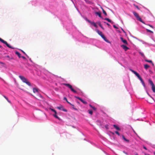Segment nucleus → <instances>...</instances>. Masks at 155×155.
Wrapping results in <instances>:
<instances>
[{
  "label": "nucleus",
  "mask_w": 155,
  "mask_h": 155,
  "mask_svg": "<svg viewBox=\"0 0 155 155\" xmlns=\"http://www.w3.org/2000/svg\"><path fill=\"white\" fill-rule=\"evenodd\" d=\"M19 78L24 83H26L28 86H31L30 83L28 81L27 79L23 76H19Z\"/></svg>",
  "instance_id": "1"
},
{
  "label": "nucleus",
  "mask_w": 155,
  "mask_h": 155,
  "mask_svg": "<svg viewBox=\"0 0 155 155\" xmlns=\"http://www.w3.org/2000/svg\"><path fill=\"white\" fill-rule=\"evenodd\" d=\"M133 13L137 20H138L142 23L144 24V22L142 21V19L140 17L138 14L137 12L133 11Z\"/></svg>",
  "instance_id": "2"
},
{
  "label": "nucleus",
  "mask_w": 155,
  "mask_h": 155,
  "mask_svg": "<svg viewBox=\"0 0 155 155\" xmlns=\"http://www.w3.org/2000/svg\"><path fill=\"white\" fill-rule=\"evenodd\" d=\"M64 85L69 88L74 93H77V92L72 87V86L69 84H64Z\"/></svg>",
  "instance_id": "3"
},
{
  "label": "nucleus",
  "mask_w": 155,
  "mask_h": 155,
  "mask_svg": "<svg viewBox=\"0 0 155 155\" xmlns=\"http://www.w3.org/2000/svg\"><path fill=\"white\" fill-rule=\"evenodd\" d=\"M0 41H1L3 43H4L5 45H6L9 48H12L13 49H14V48L12 47L11 46H10L9 44H8L7 43V42L6 41L4 40L3 39H2L0 38Z\"/></svg>",
  "instance_id": "4"
},
{
  "label": "nucleus",
  "mask_w": 155,
  "mask_h": 155,
  "mask_svg": "<svg viewBox=\"0 0 155 155\" xmlns=\"http://www.w3.org/2000/svg\"><path fill=\"white\" fill-rule=\"evenodd\" d=\"M97 33L100 35L101 37L106 41L107 42L108 40L105 37L104 35L102 34V33L101 31L97 30Z\"/></svg>",
  "instance_id": "5"
},
{
  "label": "nucleus",
  "mask_w": 155,
  "mask_h": 155,
  "mask_svg": "<svg viewBox=\"0 0 155 155\" xmlns=\"http://www.w3.org/2000/svg\"><path fill=\"white\" fill-rule=\"evenodd\" d=\"M149 82L151 86L153 92L154 93H155V85L153 81L150 79L149 80Z\"/></svg>",
  "instance_id": "6"
},
{
  "label": "nucleus",
  "mask_w": 155,
  "mask_h": 155,
  "mask_svg": "<svg viewBox=\"0 0 155 155\" xmlns=\"http://www.w3.org/2000/svg\"><path fill=\"white\" fill-rule=\"evenodd\" d=\"M130 70L133 73L139 78L140 80H141L142 78L139 75V74L137 73V72L131 69H130Z\"/></svg>",
  "instance_id": "7"
},
{
  "label": "nucleus",
  "mask_w": 155,
  "mask_h": 155,
  "mask_svg": "<svg viewBox=\"0 0 155 155\" xmlns=\"http://www.w3.org/2000/svg\"><path fill=\"white\" fill-rule=\"evenodd\" d=\"M86 20L89 23H90L92 25H93L94 27H95L96 28H97V26L96 24V23H95L94 22L91 21L89 20L87 18L86 19Z\"/></svg>",
  "instance_id": "8"
},
{
  "label": "nucleus",
  "mask_w": 155,
  "mask_h": 155,
  "mask_svg": "<svg viewBox=\"0 0 155 155\" xmlns=\"http://www.w3.org/2000/svg\"><path fill=\"white\" fill-rule=\"evenodd\" d=\"M35 97L39 100H41L43 99L42 97L40 94H39V93L37 95L36 97Z\"/></svg>",
  "instance_id": "9"
},
{
  "label": "nucleus",
  "mask_w": 155,
  "mask_h": 155,
  "mask_svg": "<svg viewBox=\"0 0 155 155\" xmlns=\"http://www.w3.org/2000/svg\"><path fill=\"white\" fill-rule=\"evenodd\" d=\"M57 108L60 110H62L65 112H67V110L64 109L63 107L62 106H61L60 107H57Z\"/></svg>",
  "instance_id": "10"
},
{
  "label": "nucleus",
  "mask_w": 155,
  "mask_h": 155,
  "mask_svg": "<svg viewBox=\"0 0 155 155\" xmlns=\"http://www.w3.org/2000/svg\"><path fill=\"white\" fill-rule=\"evenodd\" d=\"M121 47L125 51H127L129 48L124 45H121Z\"/></svg>",
  "instance_id": "11"
},
{
  "label": "nucleus",
  "mask_w": 155,
  "mask_h": 155,
  "mask_svg": "<svg viewBox=\"0 0 155 155\" xmlns=\"http://www.w3.org/2000/svg\"><path fill=\"white\" fill-rule=\"evenodd\" d=\"M120 39L123 43L125 44L126 45L128 44L126 40L124 39L122 37H120Z\"/></svg>",
  "instance_id": "12"
},
{
  "label": "nucleus",
  "mask_w": 155,
  "mask_h": 155,
  "mask_svg": "<svg viewBox=\"0 0 155 155\" xmlns=\"http://www.w3.org/2000/svg\"><path fill=\"white\" fill-rule=\"evenodd\" d=\"M38 89L37 88H33V92L34 93H37V94L38 93Z\"/></svg>",
  "instance_id": "13"
},
{
  "label": "nucleus",
  "mask_w": 155,
  "mask_h": 155,
  "mask_svg": "<svg viewBox=\"0 0 155 155\" xmlns=\"http://www.w3.org/2000/svg\"><path fill=\"white\" fill-rule=\"evenodd\" d=\"M104 20L107 21L109 22L112 23L113 24L114 23V22L112 21L111 20L109 19L108 18H106L104 19Z\"/></svg>",
  "instance_id": "14"
},
{
  "label": "nucleus",
  "mask_w": 155,
  "mask_h": 155,
  "mask_svg": "<svg viewBox=\"0 0 155 155\" xmlns=\"http://www.w3.org/2000/svg\"><path fill=\"white\" fill-rule=\"evenodd\" d=\"M114 127L115 128L116 130H120V128L116 125H113Z\"/></svg>",
  "instance_id": "15"
},
{
  "label": "nucleus",
  "mask_w": 155,
  "mask_h": 155,
  "mask_svg": "<svg viewBox=\"0 0 155 155\" xmlns=\"http://www.w3.org/2000/svg\"><path fill=\"white\" fill-rule=\"evenodd\" d=\"M15 53L18 56L19 58H21V54L18 52L16 51Z\"/></svg>",
  "instance_id": "16"
},
{
  "label": "nucleus",
  "mask_w": 155,
  "mask_h": 155,
  "mask_svg": "<svg viewBox=\"0 0 155 155\" xmlns=\"http://www.w3.org/2000/svg\"><path fill=\"white\" fill-rule=\"evenodd\" d=\"M122 138L125 141H127V142H129V140H128L127 139H126L125 137H124V136L123 135H122Z\"/></svg>",
  "instance_id": "17"
},
{
  "label": "nucleus",
  "mask_w": 155,
  "mask_h": 155,
  "mask_svg": "<svg viewBox=\"0 0 155 155\" xmlns=\"http://www.w3.org/2000/svg\"><path fill=\"white\" fill-rule=\"evenodd\" d=\"M97 24L99 25V26L103 30H104V28H103V27H102V26L101 24V22L100 21H98L96 23Z\"/></svg>",
  "instance_id": "18"
},
{
  "label": "nucleus",
  "mask_w": 155,
  "mask_h": 155,
  "mask_svg": "<svg viewBox=\"0 0 155 155\" xmlns=\"http://www.w3.org/2000/svg\"><path fill=\"white\" fill-rule=\"evenodd\" d=\"M95 14L97 15L100 17L101 18H102V17L101 16V12H96Z\"/></svg>",
  "instance_id": "19"
},
{
  "label": "nucleus",
  "mask_w": 155,
  "mask_h": 155,
  "mask_svg": "<svg viewBox=\"0 0 155 155\" xmlns=\"http://www.w3.org/2000/svg\"><path fill=\"white\" fill-rule=\"evenodd\" d=\"M145 61H146L147 62H149V63H152V64L153 65H154V64L152 62V61L151 60H147V59H145Z\"/></svg>",
  "instance_id": "20"
},
{
  "label": "nucleus",
  "mask_w": 155,
  "mask_h": 155,
  "mask_svg": "<svg viewBox=\"0 0 155 155\" xmlns=\"http://www.w3.org/2000/svg\"><path fill=\"white\" fill-rule=\"evenodd\" d=\"M149 67L150 66L147 64L144 65V68L146 70H147Z\"/></svg>",
  "instance_id": "21"
},
{
  "label": "nucleus",
  "mask_w": 155,
  "mask_h": 155,
  "mask_svg": "<svg viewBox=\"0 0 155 155\" xmlns=\"http://www.w3.org/2000/svg\"><path fill=\"white\" fill-rule=\"evenodd\" d=\"M3 96L7 100V101L9 103H11V102L10 101H9V100L8 99V98L6 97L5 96V95H3Z\"/></svg>",
  "instance_id": "22"
},
{
  "label": "nucleus",
  "mask_w": 155,
  "mask_h": 155,
  "mask_svg": "<svg viewBox=\"0 0 155 155\" xmlns=\"http://www.w3.org/2000/svg\"><path fill=\"white\" fill-rule=\"evenodd\" d=\"M89 106H90V107L92 108L94 110H96V108H95V107H93V106H92L91 104L89 105Z\"/></svg>",
  "instance_id": "23"
},
{
  "label": "nucleus",
  "mask_w": 155,
  "mask_h": 155,
  "mask_svg": "<svg viewBox=\"0 0 155 155\" xmlns=\"http://www.w3.org/2000/svg\"><path fill=\"white\" fill-rule=\"evenodd\" d=\"M80 101L81 102H82L83 104H87V102L86 101H84L82 99H81V100Z\"/></svg>",
  "instance_id": "24"
},
{
  "label": "nucleus",
  "mask_w": 155,
  "mask_h": 155,
  "mask_svg": "<svg viewBox=\"0 0 155 155\" xmlns=\"http://www.w3.org/2000/svg\"><path fill=\"white\" fill-rule=\"evenodd\" d=\"M102 9L103 11V13L105 15H107V14L105 11L103 9V8H102Z\"/></svg>",
  "instance_id": "25"
},
{
  "label": "nucleus",
  "mask_w": 155,
  "mask_h": 155,
  "mask_svg": "<svg viewBox=\"0 0 155 155\" xmlns=\"http://www.w3.org/2000/svg\"><path fill=\"white\" fill-rule=\"evenodd\" d=\"M141 82H142L143 85V86H144V87H145V84H144V81H143V80L142 78H141V80H140Z\"/></svg>",
  "instance_id": "26"
},
{
  "label": "nucleus",
  "mask_w": 155,
  "mask_h": 155,
  "mask_svg": "<svg viewBox=\"0 0 155 155\" xmlns=\"http://www.w3.org/2000/svg\"><path fill=\"white\" fill-rule=\"evenodd\" d=\"M54 116L55 118L58 119L59 120L60 119L59 118L57 115L55 113V114L54 115Z\"/></svg>",
  "instance_id": "27"
},
{
  "label": "nucleus",
  "mask_w": 155,
  "mask_h": 155,
  "mask_svg": "<svg viewBox=\"0 0 155 155\" xmlns=\"http://www.w3.org/2000/svg\"><path fill=\"white\" fill-rule=\"evenodd\" d=\"M89 113L91 115H92L93 114V111L91 110H88Z\"/></svg>",
  "instance_id": "28"
},
{
  "label": "nucleus",
  "mask_w": 155,
  "mask_h": 155,
  "mask_svg": "<svg viewBox=\"0 0 155 155\" xmlns=\"http://www.w3.org/2000/svg\"><path fill=\"white\" fill-rule=\"evenodd\" d=\"M147 30V32H150V33H153V32L152 31H151L149 30V29H146Z\"/></svg>",
  "instance_id": "29"
},
{
  "label": "nucleus",
  "mask_w": 155,
  "mask_h": 155,
  "mask_svg": "<svg viewBox=\"0 0 155 155\" xmlns=\"http://www.w3.org/2000/svg\"><path fill=\"white\" fill-rule=\"evenodd\" d=\"M72 108H73L74 110H78V109H77L76 108L74 107V105H73V104L72 105Z\"/></svg>",
  "instance_id": "30"
},
{
  "label": "nucleus",
  "mask_w": 155,
  "mask_h": 155,
  "mask_svg": "<svg viewBox=\"0 0 155 155\" xmlns=\"http://www.w3.org/2000/svg\"><path fill=\"white\" fill-rule=\"evenodd\" d=\"M51 111L54 112L55 114H57V112L55 110L53 109H51Z\"/></svg>",
  "instance_id": "31"
},
{
  "label": "nucleus",
  "mask_w": 155,
  "mask_h": 155,
  "mask_svg": "<svg viewBox=\"0 0 155 155\" xmlns=\"http://www.w3.org/2000/svg\"><path fill=\"white\" fill-rule=\"evenodd\" d=\"M75 98L78 99H79V100H80V101L81 100V98H80V97H77V96H75L74 97Z\"/></svg>",
  "instance_id": "32"
},
{
  "label": "nucleus",
  "mask_w": 155,
  "mask_h": 155,
  "mask_svg": "<svg viewBox=\"0 0 155 155\" xmlns=\"http://www.w3.org/2000/svg\"><path fill=\"white\" fill-rule=\"evenodd\" d=\"M115 133L117 134V135H118V136H120V134H119V133L117 131H115Z\"/></svg>",
  "instance_id": "33"
},
{
  "label": "nucleus",
  "mask_w": 155,
  "mask_h": 155,
  "mask_svg": "<svg viewBox=\"0 0 155 155\" xmlns=\"http://www.w3.org/2000/svg\"><path fill=\"white\" fill-rule=\"evenodd\" d=\"M6 57H7V58H8L10 59H13V58H10V56L9 55H7L5 56Z\"/></svg>",
  "instance_id": "34"
},
{
  "label": "nucleus",
  "mask_w": 155,
  "mask_h": 155,
  "mask_svg": "<svg viewBox=\"0 0 155 155\" xmlns=\"http://www.w3.org/2000/svg\"><path fill=\"white\" fill-rule=\"evenodd\" d=\"M113 27L116 29H118V28L115 25H113Z\"/></svg>",
  "instance_id": "35"
},
{
  "label": "nucleus",
  "mask_w": 155,
  "mask_h": 155,
  "mask_svg": "<svg viewBox=\"0 0 155 155\" xmlns=\"http://www.w3.org/2000/svg\"><path fill=\"white\" fill-rule=\"evenodd\" d=\"M64 100H65L67 102V101H68L67 100V98L66 97H64Z\"/></svg>",
  "instance_id": "36"
},
{
  "label": "nucleus",
  "mask_w": 155,
  "mask_h": 155,
  "mask_svg": "<svg viewBox=\"0 0 155 155\" xmlns=\"http://www.w3.org/2000/svg\"><path fill=\"white\" fill-rule=\"evenodd\" d=\"M104 23H106V24H107V25L109 27L110 26V25L109 24H108V23H106V22H104Z\"/></svg>",
  "instance_id": "37"
},
{
  "label": "nucleus",
  "mask_w": 155,
  "mask_h": 155,
  "mask_svg": "<svg viewBox=\"0 0 155 155\" xmlns=\"http://www.w3.org/2000/svg\"><path fill=\"white\" fill-rule=\"evenodd\" d=\"M135 6L138 9V10L140 9H139V7H138V6H137V5H135Z\"/></svg>",
  "instance_id": "38"
},
{
  "label": "nucleus",
  "mask_w": 155,
  "mask_h": 155,
  "mask_svg": "<svg viewBox=\"0 0 155 155\" xmlns=\"http://www.w3.org/2000/svg\"><path fill=\"white\" fill-rule=\"evenodd\" d=\"M21 58H22L23 59H26L25 57L23 56H21Z\"/></svg>",
  "instance_id": "39"
},
{
  "label": "nucleus",
  "mask_w": 155,
  "mask_h": 155,
  "mask_svg": "<svg viewBox=\"0 0 155 155\" xmlns=\"http://www.w3.org/2000/svg\"><path fill=\"white\" fill-rule=\"evenodd\" d=\"M149 25V26L151 28H153V27L152 25Z\"/></svg>",
  "instance_id": "40"
},
{
  "label": "nucleus",
  "mask_w": 155,
  "mask_h": 155,
  "mask_svg": "<svg viewBox=\"0 0 155 155\" xmlns=\"http://www.w3.org/2000/svg\"><path fill=\"white\" fill-rule=\"evenodd\" d=\"M143 148L144 149L146 150H147V148L144 146L143 147Z\"/></svg>",
  "instance_id": "41"
},
{
  "label": "nucleus",
  "mask_w": 155,
  "mask_h": 155,
  "mask_svg": "<svg viewBox=\"0 0 155 155\" xmlns=\"http://www.w3.org/2000/svg\"><path fill=\"white\" fill-rule=\"evenodd\" d=\"M67 102L70 105H71L72 106V104H71L68 101H67Z\"/></svg>",
  "instance_id": "42"
},
{
  "label": "nucleus",
  "mask_w": 155,
  "mask_h": 155,
  "mask_svg": "<svg viewBox=\"0 0 155 155\" xmlns=\"http://www.w3.org/2000/svg\"><path fill=\"white\" fill-rule=\"evenodd\" d=\"M22 51L23 52V53L24 54H26H26H25V52H24L23 51H22Z\"/></svg>",
  "instance_id": "43"
},
{
  "label": "nucleus",
  "mask_w": 155,
  "mask_h": 155,
  "mask_svg": "<svg viewBox=\"0 0 155 155\" xmlns=\"http://www.w3.org/2000/svg\"><path fill=\"white\" fill-rule=\"evenodd\" d=\"M105 127L106 129H108V128L106 125L105 126Z\"/></svg>",
  "instance_id": "44"
},
{
  "label": "nucleus",
  "mask_w": 155,
  "mask_h": 155,
  "mask_svg": "<svg viewBox=\"0 0 155 155\" xmlns=\"http://www.w3.org/2000/svg\"><path fill=\"white\" fill-rule=\"evenodd\" d=\"M0 48H2V46H1V45H0Z\"/></svg>",
  "instance_id": "45"
},
{
  "label": "nucleus",
  "mask_w": 155,
  "mask_h": 155,
  "mask_svg": "<svg viewBox=\"0 0 155 155\" xmlns=\"http://www.w3.org/2000/svg\"><path fill=\"white\" fill-rule=\"evenodd\" d=\"M121 29H122V30L124 32H125L124 31V30L122 28Z\"/></svg>",
  "instance_id": "46"
},
{
  "label": "nucleus",
  "mask_w": 155,
  "mask_h": 155,
  "mask_svg": "<svg viewBox=\"0 0 155 155\" xmlns=\"http://www.w3.org/2000/svg\"><path fill=\"white\" fill-rule=\"evenodd\" d=\"M0 64H4V63H3L2 62H0Z\"/></svg>",
  "instance_id": "47"
},
{
  "label": "nucleus",
  "mask_w": 155,
  "mask_h": 155,
  "mask_svg": "<svg viewBox=\"0 0 155 155\" xmlns=\"http://www.w3.org/2000/svg\"><path fill=\"white\" fill-rule=\"evenodd\" d=\"M123 152H124V153H125V154H127V153H126L125 152V151H123Z\"/></svg>",
  "instance_id": "48"
},
{
  "label": "nucleus",
  "mask_w": 155,
  "mask_h": 155,
  "mask_svg": "<svg viewBox=\"0 0 155 155\" xmlns=\"http://www.w3.org/2000/svg\"><path fill=\"white\" fill-rule=\"evenodd\" d=\"M154 154L155 155V152L154 153Z\"/></svg>",
  "instance_id": "49"
},
{
  "label": "nucleus",
  "mask_w": 155,
  "mask_h": 155,
  "mask_svg": "<svg viewBox=\"0 0 155 155\" xmlns=\"http://www.w3.org/2000/svg\"><path fill=\"white\" fill-rule=\"evenodd\" d=\"M119 31V32H120V31Z\"/></svg>",
  "instance_id": "50"
},
{
  "label": "nucleus",
  "mask_w": 155,
  "mask_h": 155,
  "mask_svg": "<svg viewBox=\"0 0 155 155\" xmlns=\"http://www.w3.org/2000/svg\"><path fill=\"white\" fill-rule=\"evenodd\" d=\"M141 55H143V54H141Z\"/></svg>",
  "instance_id": "51"
},
{
  "label": "nucleus",
  "mask_w": 155,
  "mask_h": 155,
  "mask_svg": "<svg viewBox=\"0 0 155 155\" xmlns=\"http://www.w3.org/2000/svg\"><path fill=\"white\" fill-rule=\"evenodd\" d=\"M77 103H79L78 102H77Z\"/></svg>",
  "instance_id": "52"
}]
</instances>
